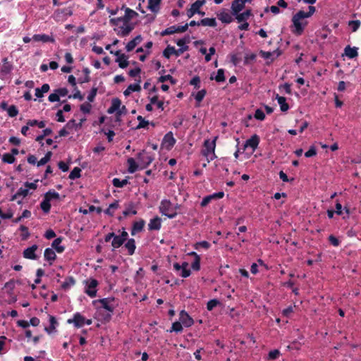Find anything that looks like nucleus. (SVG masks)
I'll list each match as a JSON object with an SVG mask.
<instances>
[{
	"label": "nucleus",
	"instance_id": "nucleus-32",
	"mask_svg": "<svg viewBox=\"0 0 361 361\" xmlns=\"http://www.w3.org/2000/svg\"><path fill=\"white\" fill-rule=\"evenodd\" d=\"M50 89L49 85L47 83H45L42 85L41 88H36L35 89V96L37 98H42L43 97V94L47 93Z\"/></svg>",
	"mask_w": 361,
	"mask_h": 361
},
{
	"label": "nucleus",
	"instance_id": "nucleus-6",
	"mask_svg": "<svg viewBox=\"0 0 361 361\" xmlns=\"http://www.w3.org/2000/svg\"><path fill=\"white\" fill-rule=\"evenodd\" d=\"M188 49L189 47H184L179 48L178 49H176L174 47L168 45L166 48L163 51V56L166 59H169L171 54H174L176 56H179L183 52L188 51Z\"/></svg>",
	"mask_w": 361,
	"mask_h": 361
},
{
	"label": "nucleus",
	"instance_id": "nucleus-45",
	"mask_svg": "<svg viewBox=\"0 0 361 361\" xmlns=\"http://www.w3.org/2000/svg\"><path fill=\"white\" fill-rule=\"evenodd\" d=\"M166 80H169L172 85L176 84L177 80L174 79L171 75H161L158 78V82H164Z\"/></svg>",
	"mask_w": 361,
	"mask_h": 361
},
{
	"label": "nucleus",
	"instance_id": "nucleus-26",
	"mask_svg": "<svg viewBox=\"0 0 361 361\" xmlns=\"http://www.w3.org/2000/svg\"><path fill=\"white\" fill-rule=\"evenodd\" d=\"M276 99L280 105L281 111L283 112L287 111L289 109V105L286 103V99L284 97L276 94Z\"/></svg>",
	"mask_w": 361,
	"mask_h": 361
},
{
	"label": "nucleus",
	"instance_id": "nucleus-29",
	"mask_svg": "<svg viewBox=\"0 0 361 361\" xmlns=\"http://www.w3.org/2000/svg\"><path fill=\"white\" fill-rule=\"evenodd\" d=\"M161 0H148L147 8L154 13L158 12Z\"/></svg>",
	"mask_w": 361,
	"mask_h": 361
},
{
	"label": "nucleus",
	"instance_id": "nucleus-28",
	"mask_svg": "<svg viewBox=\"0 0 361 361\" xmlns=\"http://www.w3.org/2000/svg\"><path fill=\"white\" fill-rule=\"evenodd\" d=\"M125 247L128 250V255H133L135 253V250L136 248L135 239H128L126 243L125 244Z\"/></svg>",
	"mask_w": 361,
	"mask_h": 361
},
{
	"label": "nucleus",
	"instance_id": "nucleus-40",
	"mask_svg": "<svg viewBox=\"0 0 361 361\" xmlns=\"http://www.w3.org/2000/svg\"><path fill=\"white\" fill-rule=\"evenodd\" d=\"M40 207H41L42 210L46 214H47L50 212L51 204H50V202L49 201L48 198H46L44 197L43 201L40 204Z\"/></svg>",
	"mask_w": 361,
	"mask_h": 361
},
{
	"label": "nucleus",
	"instance_id": "nucleus-33",
	"mask_svg": "<svg viewBox=\"0 0 361 361\" xmlns=\"http://www.w3.org/2000/svg\"><path fill=\"white\" fill-rule=\"evenodd\" d=\"M49 323H50V326L49 327H45V329H44V330L49 334L55 331L56 325L57 324V321L54 316L49 315Z\"/></svg>",
	"mask_w": 361,
	"mask_h": 361
},
{
	"label": "nucleus",
	"instance_id": "nucleus-54",
	"mask_svg": "<svg viewBox=\"0 0 361 361\" xmlns=\"http://www.w3.org/2000/svg\"><path fill=\"white\" fill-rule=\"evenodd\" d=\"M206 94H207L206 90L203 89V90H200L199 92H197V93L196 94V95L195 97V100L198 103L201 102L202 101V99H204V96L206 95Z\"/></svg>",
	"mask_w": 361,
	"mask_h": 361
},
{
	"label": "nucleus",
	"instance_id": "nucleus-44",
	"mask_svg": "<svg viewBox=\"0 0 361 361\" xmlns=\"http://www.w3.org/2000/svg\"><path fill=\"white\" fill-rule=\"evenodd\" d=\"M81 169L79 167H75L69 174L68 178L71 180H75L80 177Z\"/></svg>",
	"mask_w": 361,
	"mask_h": 361
},
{
	"label": "nucleus",
	"instance_id": "nucleus-39",
	"mask_svg": "<svg viewBox=\"0 0 361 361\" xmlns=\"http://www.w3.org/2000/svg\"><path fill=\"white\" fill-rule=\"evenodd\" d=\"M13 70V65L11 63L3 64L1 68L0 74L2 76H5L9 74Z\"/></svg>",
	"mask_w": 361,
	"mask_h": 361
},
{
	"label": "nucleus",
	"instance_id": "nucleus-5",
	"mask_svg": "<svg viewBox=\"0 0 361 361\" xmlns=\"http://www.w3.org/2000/svg\"><path fill=\"white\" fill-rule=\"evenodd\" d=\"M85 293L90 298H94L97 295V287L99 284L97 280L90 278L85 281Z\"/></svg>",
	"mask_w": 361,
	"mask_h": 361
},
{
	"label": "nucleus",
	"instance_id": "nucleus-50",
	"mask_svg": "<svg viewBox=\"0 0 361 361\" xmlns=\"http://www.w3.org/2000/svg\"><path fill=\"white\" fill-rule=\"evenodd\" d=\"M183 331V326L180 322H176L172 324L171 329L169 330V332H176L179 333Z\"/></svg>",
	"mask_w": 361,
	"mask_h": 361
},
{
	"label": "nucleus",
	"instance_id": "nucleus-21",
	"mask_svg": "<svg viewBox=\"0 0 361 361\" xmlns=\"http://www.w3.org/2000/svg\"><path fill=\"white\" fill-rule=\"evenodd\" d=\"M141 82L140 79L137 80V82L135 84H130L126 88V90L123 92V94L126 97L129 96L132 92H140L141 90V87L140 85V82Z\"/></svg>",
	"mask_w": 361,
	"mask_h": 361
},
{
	"label": "nucleus",
	"instance_id": "nucleus-58",
	"mask_svg": "<svg viewBox=\"0 0 361 361\" xmlns=\"http://www.w3.org/2000/svg\"><path fill=\"white\" fill-rule=\"evenodd\" d=\"M92 106L89 103H84L80 105V111L84 114H89L90 112Z\"/></svg>",
	"mask_w": 361,
	"mask_h": 361
},
{
	"label": "nucleus",
	"instance_id": "nucleus-13",
	"mask_svg": "<svg viewBox=\"0 0 361 361\" xmlns=\"http://www.w3.org/2000/svg\"><path fill=\"white\" fill-rule=\"evenodd\" d=\"M224 196V192H215V193H213L212 195H207V196H205L201 203H200V205L202 207H206L212 200L214 199H221V198H223Z\"/></svg>",
	"mask_w": 361,
	"mask_h": 361
},
{
	"label": "nucleus",
	"instance_id": "nucleus-55",
	"mask_svg": "<svg viewBox=\"0 0 361 361\" xmlns=\"http://www.w3.org/2000/svg\"><path fill=\"white\" fill-rule=\"evenodd\" d=\"M97 90H98V89L96 87H93L91 89V90H90L88 96H87V100L90 102H92L94 100V98H95V97L97 95Z\"/></svg>",
	"mask_w": 361,
	"mask_h": 361
},
{
	"label": "nucleus",
	"instance_id": "nucleus-51",
	"mask_svg": "<svg viewBox=\"0 0 361 361\" xmlns=\"http://www.w3.org/2000/svg\"><path fill=\"white\" fill-rule=\"evenodd\" d=\"M220 304H221V302H220V301L218 299H212V300L208 301V302L207 304V309L209 311H211L215 307H216L217 305H219Z\"/></svg>",
	"mask_w": 361,
	"mask_h": 361
},
{
	"label": "nucleus",
	"instance_id": "nucleus-19",
	"mask_svg": "<svg viewBox=\"0 0 361 361\" xmlns=\"http://www.w3.org/2000/svg\"><path fill=\"white\" fill-rule=\"evenodd\" d=\"M138 16V13L129 8H125V15L123 16V19L124 20V24H127L128 23H130V21L137 17Z\"/></svg>",
	"mask_w": 361,
	"mask_h": 361
},
{
	"label": "nucleus",
	"instance_id": "nucleus-15",
	"mask_svg": "<svg viewBox=\"0 0 361 361\" xmlns=\"http://www.w3.org/2000/svg\"><path fill=\"white\" fill-rule=\"evenodd\" d=\"M32 39L35 42H42L44 43L46 42H51L54 43L55 42L54 38L52 36H49L45 34L39 35L36 34L32 37Z\"/></svg>",
	"mask_w": 361,
	"mask_h": 361
},
{
	"label": "nucleus",
	"instance_id": "nucleus-42",
	"mask_svg": "<svg viewBox=\"0 0 361 361\" xmlns=\"http://www.w3.org/2000/svg\"><path fill=\"white\" fill-rule=\"evenodd\" d=\"M44 197L48 198L49 202L52 200H59L60 198L59 194L57 192L51 190L47 192L44 194Z\"/></svg>",
	"mask_w": 361,
	"mask_h": 361
},
{
	"label": "nucleus",
	"instance_id": "nucleus-52",
	"mask_svg": "<svg viewBox=\"0 0 361 361\" xmlns=\"http://www.w3.org/2000/svg\"><path fill=\"white\" fill-rule=\"evenodd\" d=\"M15 160V157L9 153H6L2 157V161L7 164H13L14 163Z\"/></svg>",
	"mask_w": 361,
	"mask_h": 361
},
{
	"label": "nucleus",
	"instance_id": "nucleus-17",
	"mask_svg": "<svg viewBox=\"0 0 361 361\" xmlns=\"http://www.w3.org/2000/svg\"><path fill=\"white\" fill-rule=\"evenodd\" d=\"M44 259L49 262V265H52L56 258V255L52 248H46L44 252Z\"/></svg>",
	"mask_w": 361,
	"mask_h": 361
},
{
	"label": "nucleus",
	"instance_id": "nucleus-16",
	"mask_svg": "<svg viewBox=\"0 0 361 361\" xmlns=\"http://www.w3.org/2000/svg\"><path fill=\"white\" fill-rule=\"evenodd\" d=\"M161 226V219L159 216H155L151 219L148 224V229L149 231H159Z\"/></svg>",
	"mask_w": 361,
	"mask_h": 361
},
{
	"label": "nucleus",
	"instance_id": "nucleus-11",
	"mask_svg": "<svg viewBox=\"0 0 361 361\" xmlns=\"http://www.w3.org/2000/svg\"><path fill=\"white\" fill-rule=\"evenodd\" d=\"M179 320L185 327H190L194 324L192 318L185 310L180 311Z\"/></svg>",
	"mask_w": 361,
	"mask_h": 361
},
{
	"label": "nucleus",
	"instance_id": "nucleus-34",
	"mask_svg": "<svg viewBox=\"0 0 361 361\" xmlns=\"http://www.w3.org/2000/svg\"><path fill=\"white\" fill-rule=\"evenodd\" d=\"M127 163L128 164V171L130 173H133L137 170L139 166L133 158H128Z\"/></svg>",
	"mask_w": 361,
	"mask_h": 361
},
{
	"label": "nucleus",
	"instance_id": "nucleus-2",
	"mask_svg": "<svg viewBox=\"0 0 361 361\" xmlns=\"http://www.w3.org/2000/svg\"><path fill=\"white\" fill-rule=\"evenodd\" d=\"M216 139L217 137H215L212 141L206 140L204 142V149L202 150V154L207 157L208 163L216 158L214 152Z\"/></svg>",
	"mask_w": 361,
	"mask_h": 361
},
{
	"label": "nucleus",
	"instance_id": "nucleus-41",
	"mask_svg": "<svg viewBox=\"0 0 361 361\" xmlns=\"http://www.w3.org/2000/svg\"><path fill=\"white\" fill-rule=\"evenodd\" d=\"M75 283V280L73 276H68L62 283L61 288L64 290L68 289L71 286Z\"/></svg>",
	"mask_w": 361,
	"mask_h": 361
},
{
	"label": "nucleus",
	"instance_id": "nucleus-53",
	"mask_svg": "<svg viewBox=\"0 0 361 361\" xmlns=\"http://www.w3.org/2000/svg\"><path fill=\"white\" fill-rule=\"evenodd\" d=\"M8 114L10 117H15L18 114V109L15 105L8 106L7 109Z\"/></svg>",
	"mask_w": 361,
	"mask_h": 361
},
{
	"label": "nucleus",
	"instance_id": "nucleus-64",
	"mask_svg": "<svg viewBox=\"0 0 361 361\" xmlns=\"http://www.w3.org/2000/svg\"><path fill=\"white\" fill-rule=\"evenodd\" d=\"M329 241L332 245L335 247H338L340 245V240L333 235H330L329 236Z\"/></svg>",
	"mask_w": 361,
	"mask_h": 361
},
{
	"label": "nucleus",
	"instance_id": "nucleus-61",
	"mask_svg": "<svg viewBox=\"0 0 361 361\" xmlns=\"http://www.w3.org/2000/svg\"><path fill=\"white\" fill-rule=\"evenodd\" d=\"M255 118L257 120L263 121L265 118V114L262 110H261L260 109H257L255 111Z\"/></svg>",
	"mask_w": 361,
	"mask_h": 361
},
{
	"label": "nucleus",
	"instance_id": "nucleus-59",
	"mask_svg": "<svg viewBox=\"0 0 361 361\" xmlns=\"http://www.w3.org/2000/svg\"><path fill=\"white\" fill-rule=\"evenodd\" d=\"M121 104V102L118 98H114L111 101V106L116 112L119 110Z\"/></svg>",
	"mask_w": 361,
	"mask_h": 361
},
{
	"label": "nucleus",
	"instance_id": "nucleus-4",
	"mask_svg": "<svg viewBox=\"0 0 361 361\" xmlns=\"http://www.w3.org/2000/svg\"><path fill=\"white\" fill-rule=\"evenodd\" d=\"M114 301V298H105L94 301V303L99 302L102 305V307L109 312V313L104 317V319L106 321H109L111 319V314L114 310L115 307L112 304Z\"/></svg>",
	"mask_w": 361,
	"mask_h": 361
},
{
	"label": "nucleus",
	"instance_id": "nucleus-63",
	"mask_svg": "<svg viewBox=\"0 0 361 361\" xmlns=\"http://www.w3.org/2000/svg\"><path fill=\"white\" fill-rule=\"evenodd\" d=\"M54 92H56L57 93L59 98H60V97L66 96L68 93V90L66 87L56 89L54 90Z\"/></svg>",
	"mask_w": 361,
	"mask_h": 361
},
{
	"label": "nucleus",
	"instance_id": "nucleus-14",
	"mask_svg": "<svg viewBox=\"0 0 361 361\" xmlns=\"http://www.w3.org/2000/svg\"><path fill=\"white\" fill-rule=\"evenodd\" d=\"M259 143V137L258 135L255 134L250 139L246 140L244 147L246 148L247 147H250L254 151L257 148Z\"/></svg>",
	"mask_w": 361,
	"mask_h": 361
},
{
	"label": "nucleus",
	"instance_id": "nucleus-36",
	"mask_svg": "<svg viewBox=\"0 0 361 361\" xmlns=\"http://www.w3.org/2000/svg\"><path fill=\"white\" fill-rule=\"evenodd\" d=\"M126 241L123 240L121 238H120L118 235H114V239L111 241V245L113 247V250L114 249L120 247Z\"/></svg>",
	"mask_w": 361,
	"mask_h": 361
},
{
	"label": "nucleus",
	"instance_id": "nucleus-18",
	"mask_svg": "<svg viewBox=\"0 0 361 361\" xmlns=\"http://www.w3.org/2000/svg\"><path fill=\"white\" fill-rule=\"evenodd\" d=\"M135 23H127L123 24V25L120 27L121 32L118 33V35H121L123 37L128 36L132 30L135 28Z\"/></svg>",
	"mask_w": 361,
	"mask_h": 361
},
{
	"label": "nucleus",
	"instance_id": "nucleus-57",
	"mask_svg": "<svg viewBox=\"0 0 361 361\" xmlns=\"http://www.w3.org/2000/svg\"><path fill=\"white\" fill-rule=\"evenodd\" d=\"M256 57H257V55L254 53H252V54H247L245 56V59H244V64L245 65H247L250 63V61H253L256 59Z\"/></svg>",
	"mask_w": 361,
	"mask_h": 361
},
{
	"label": "nucleus",
	"instance_id": "nucleus-60",
	"mask_svg": "<svg viewBox=\"0 0 361 361\" xmlns=\"http://www.w3.org/2000/svg\"><path fill=\"white\" fill-rule=\"evenodd\" d=\"M175 33V25L171 26L165 29L161 32V36L172 35Z\"/></svg>",
	"mask_w": 361,
	"mask_h": 361
},
{
	"label": "nucleus",
	"instance_id": "nucleus-48",
	"mask_svg": "<svg viewBox=\"0 0 361 361\" xmlns=\"http://www.w3.org/2000/svg\"><path fill=\"white\" fill-rule=\"evenodd\" d=\"M190 36L189 35H186L184 37H183L181 39H179L176 42V44L178 46H179L180 48L184 47H188V45H186V44L190 43Z\"/></svg>",
	"mask_w": 361,
	"mask_h": 361
},
{
	"label": "nucleus",
	"instance_id": "nucleus-7",
	"mask_svg": "<svg viewBox=\"0 0 361 361\" xmlns=\"http://www.w3.org/2000/svg\"><path fill=\"white\" fill-rule=\"evenodd\" d=\"M137 158L140 165L141 169H145L154 160V158L149 155L145 150H142V152L137 154Z\"/></svg>",
	"mask_w": 361,
	"mask_h": 361
},
{
	"label": "nucleus",
	"instance_id": "nucleus-31",
	"mask_svg": "<svg viewBox=\"0 0 361 361\" xmlns=\"http://www.w3.org/2000/svg\"><path fill=\"white\" fill-rule=\"evenodd\" d=\"M235 18L238 20V22H239V23L244 22V21H246V20L250 16H252V11L250 9H247L245 11H244L243 13H238L237 15H235Z\"/></svg>",
	"mask_w": 361,
	"mask_h": 361
},
{
	"label": "nucleus",
	"instance_id": "nucleus-10",
	"mask_svg": "<svg viewBox=\"0 0 361 361\" xmlns=\"http://www.w3.org/2000/svg\"><path fill=\"white\" fill-rule=\"evenodd\" d=\"M206 3V0H197L192 4L190 8L187 11L188 18H192L195 13L199 12V9Z\"/></svg>",
	"mask_w": 361,
	"mask_h": 361
},
{
	"label": "nucleus",
	"instance_id": "nucleus-8",
	"mask_svg": "<svg viewBox=\"0 0 361 361\" xmlns=\"http://www.w3.org/2000/svg\"><path fill=\"white\" fill-rule=\"evenodd\" d=\"M176 143V139L173 137V133L169 132L166 133L161 142V147L166 149L167 150L171 149Z\"/></svg>",
	"mask_w": 361,
	"mask_h": 361
},
{
	"label": "nucleus",
	"instance_id": "nucleus-56",
	"mask_svg": "<svg viewBox=\"0 0 361 361\" xmlns=\"http://www.w3.org/2000/svg\"><path fill=\"white\" fill-rule=\"evenodd\" d=\"M191 267L195 271H199L200 269V257L197 256L195 258L193 262L191 264Z\"/></svg>",
	"mask_w": 361,
	"mask_h": 361
},
{
	"label": "nucleus",
	"instance_id": "nucleus-30",
	"mask_svg": "<svg viewBox=\"0 0 361 361\" xmlns=\"http://www.w3.org/2000/svg\"><path fill=\"white\" fill-rule=\"evenodd\" d=\"M116 62L118 63V66L121 68H126L129 65L128 56L126 54L119 56V57L116 59Z\"/></svg>",
	"mask_w": 361,
	"mask_h": 361
},
{
	"label": "nucleus",
	"instance_id": "nucleus-9",
	"mask_svg": "<svg viewBox=\"0 0 361 361\" xmlns=\"http://www.w3.org/2000/svg\"><path fill=\"white\" fill-rule=\"evenodd\" d=\"M85 318L79 312L74 314L72 319H68V324H73L76 328H80L85 324Z\"/></svg>",
	"mask_w": 361,
	"mask_h": 361
},
{
	"label": "nucleus",
	"instance_id": "nucleus-23",
	"mask_svg": "<svg viewBox=\"0 0 361 361\" xmlns=\"http://www.w3.org/2000/svg\"><path fill=\"white\" fill-rule=\"evenodd\" d=\"M357 49L358 48L355 47H351L350 45H348L344 49V54L349 59H354L358 55Z\"/></svg>",
	"mask_w": 361,
	"mask_h": 361
},
{
	"label": "nucleus",
	"instance_id": "nucleus-24",
	"mask_svg": "<svg viewBox=\"0 0 361 361\" xmlns=\"http://www.w3.org/2000/svg\"><path fill=\"white\" fill-rule=\"evenodd\" d=\"M62 239L61 237L57 238L51 243V248L53 250L54 249L58 253H61L65 250V247L60 245L62 242Z\"/></svg>",
	"mask_w": 361,
	"mask_h": 361
},
{
	"label": "nucleus",
	"instance_id": "nucleus-27",
	"mask_svg": "<svg viewBox=\"0 0 361 361\" xmlns=\"http://www.w3.org/2000/svg\"><path fill=\"white\" fill-rule=\"evenodd\" d=\"M219 20H220L222 23H230L233 21V18L231 15L226 11H222L217 15Z\"/></svg>",
	"mask_w": 361,
	"mask_h": 361
},
{
	"label": "nucleus",
	"instance_id": "nucleus-38",
	"mask_svg": "<svg viewBox=\"0 0 361 361\" xmlns=\"http://www.w3.org/2000/svg\"><path fill=\"white\" fill-rule=\"evenodd\" d=\"M361 22L360 20H350L348 25L353 32H356L360 27Z\"/></svg>",
	"mask_w": 361,
	"mask_h": 361
},
{
	"label": "nucleus",
	"instance_id": "nucleus-12",
	"mask_svg": "<svg viewBox=\"0 0 361 361\" xmlns=\"http://www.w3.org/2000/svg\"><path fill=\"white\" fill-rule=\"evenodd\" d=\"M38 249L37 245H33L24 250L23 252V257L29 259H37V256L35 254V251Z\"/></svg>",
	"mask_w": 361,
	"mask_h": 361
},
{
	"label": "nucleus",
	"instance_id": "nucleus-20",
	"mask_svg": "<svg viewBox=\"0 0 361 361\" xmlns=\"http://www.w3.org/2000/svg\"><path fill=\"white\" fill-rule=\"evenodd\" d=\"M142 40V37L140 35H137L135 38H133L132 40L128 42V44L126 46V49L127 51H130L134 48L140 44Z\"/></svg>",
	"mask_w": 361,
	"mask_h": 361
},
{
	"label": "nucleus",
	"instance_id": "nucleus-22",
	"mask_svg": "<svg viewBox=\"0 0 361 361\" xmlns=\"http://www.w3.org/2000/svg\"><path fill=\"white\" fill-rule=\"evenodd\" d=\"M245 7V4L240 0H234L231 4L233 15H237Z\"/></svg>",
	"mask_w": 361,
	"mask_h": 361
},
{
	"label": "nucleus",
	"instance_id": "nucleus-47",
	"mask_svg": "<svg viewBox=\"0 0 361 361\" xmlns=\"http://www.w3.org/2000/svg\"><path fill=\"white\" fill-rule=\"evenodd\" d=\"M51 152H47L45 156L37 162V166H43L46 164L47 162H49L51 159Z\"/></svg>",
	"mask_w": 361,
	"mask_h": 361
},
{
	"label": "nucleus",
	"instance_id": "nucleus-46",
	"mask_svg": "<svg viewBox=\"0 0 361 361\" xmlns=\"http://www.w3.org/2000/svg\"><path fill=\"white\" fill-rule=\"evenodd\" d=\"M118 201L116 200L115 202L109 204V207L104 211L105 214L109 216H113L114 212L111 210L118 208Z\"/></svg>",
	"mask_w": 361,
	"mask_h": 361
},
{
	"label": "nucleus",
	"instance_id": "nucleus-37",
	"mask_svg": "<svg viewBox=\"0 0 361 361\" xmlns=\"http://www.w3.org/2000/svg\"><path fill=\"white\" fill-rule=\"evenodd\" d=\"M215 80L218 82H224L226 80L225 75H224V69H219L217 71V75L215 76V78L213 77V75H211L210 80Z\"/></svg>",
	"mask_w": 361,
	"mask_h": 361
},
{
	"label": "nucleus",
	"instance_id": "nucleus-49",
	"mask_svg": "<svg viewBox=\"0 0 361 361\" xmlns=\"http://www.w3.org/2000/svg\"><path fill=\"white\" fill-rule=\"evenodd\" d=\"M137 119L139 121V123L137 126L136 129L145 128L149 125V122L148 121H145L142 116H138Z\"/></svg>",
	"mask_w": 361,
	"mask_h": 361
},
{
	"label": "nucleus",
	"instance_id": "nucleus-43",
	"mask_svg": "<svg viewBox=\"0 0 361 361\" xmlns=\"http://www.w3.org/2000/svg\"><path fill=\"white\" fill-rule=\"evenodd\" d=\"M113 185L116 188H123L128 183V179L121 180L119 178H115L112 180Z\"/></svg>",
	"mask_w": 361,
	"mask_h": 361
},
{
	"label": "nucleus",
	"instance_id": "nucleus-62",
	"mask_svg": "<svg viewBox=\"0 0 361 361\" xmlns=\"http://www.w3.org/2000/svg\"><path fill=\"white\" fill-rule=\"evenodd\" d=\"M317 154V149H316V147L314 146H311L309 149V150H307L305 153V156L306 157H314Z\"/></svg>",
	"mask_w": 361,
	"mask_h": 361
},
{
	"label": "nucleus",
	"instance_id": "nucleus-35",
	"mask_svg": "<svg viewBox=\"0 0 361 361\" xmlns=\"http://www.w3.org/2000/svg\"><path fill=\"white\" fill-rule=\"evenodd\" d=\"M200 24L202 26H209V27H216L217 23L216 19L214 18H203L200 21Z\"/></svg>",
	"mask_w": 361,
	"mask_h": 361
},
{
	"label": "nucleus",
	"instance_id": "nucleus-1",
	"mask_svg": "<svg viewBox=\"0 0 361 361\" xmlns=\"http://www.w3.org/2000/svg\"><path fill=\"white\" fill-rule=\"evenodd\" d=\"M308 9V12L299 11L293 16L292 22L295 28L293 32L297 35H302L305 26L307 24V21L302 22L301 20L311 17L316 11V8L313 6H309Z\"/></svg>",
	"mask_w": 361,
	"mask_h": 361
},
{
	"label": "nucleus",
	"instance_id": "nucleus-25",
	"mask_svg": "<svg viewBox=\"0 0 361 361\" xmlns=\"http://www.w3.org/2000/svg\"><path fill=\"white\" fill-rule=\"evenodd\" d=\"M145 224V222L142 219L134 222L131 230V235H134L136 233L142 231Z\"/></svg>",
	"mask_w": 361,
	"mask_h": 361
},
{
	"label": "nucleus",
	"instance_id": "nucleus-3",
	"mask_svg": "<svg viewBox=\"0 0 361 361\" xmlns=\"http://www.w3.org/2000/svg\"><path fill=\"white\" fill-rule=\"evenodd\" d=\"M159 212L169 219H173L177 216V212L174 211L173 206L169 200H163L161 202Z\"/></svg>",
	"mask_w": 361,
	"mask_h": 361
}]
</instances>
